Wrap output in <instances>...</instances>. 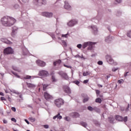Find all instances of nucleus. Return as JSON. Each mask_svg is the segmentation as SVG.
<instances>
[{"label": "nucleus", "mask_w": 131, "mask_h": 131, "mask_svg": "<svg viewBox=\"0 0 131 131\" xmlns=\"http://www.w3.org/2000/svg\"><path fill=\"white\" fill-rule=\"evenodd\" d=\"M1 22L4 26H12L14 25L16 20L12 17L5 16L1 19Z\"/></svg>", "instance_id": "nucleus-1"}, {"label": "nucleus", "mask_w": 131, "mask_h": 131, "mask_svg": "<svg viewBox=\"0 0 131 131\" xmlns=\"http://www.w3.org/2000/svg\"><path fill=\"white\" fill-rule=\"evenodd\" d=\"M54 104L58 108H60V107H61L62 105L64 104V100L61 98L57 99L54 101Z\"/></svg>", "instance_id": "nucleus-2"}, {"label": "nucleus", "mask_w": 131, "mask_h": 131, "mask_svg": "<svg viewBox=\"0 0 131 131\" xmlns=\"http://www.w3.org/2000/svg\"><path fill=\"white\" fill-rule=\"evenodd\" d=\"M115 119L118 121H124V122H126L128 119V118L127 116H125L123 118L122 116L116 115L115 116Z\"/></svg>", "instance_id": "nucleus-3"}, {"label": "nucleus", "mask_w": 131, "mask_h": 131, "mask_svg": "<svg viewBox=\"0 0 131 131\" xmlns=\"http://www.w3.org/2000/svg\"><path fill=\"white\" fill-rule=\"evenodd\" d=\"M14 53V50L11 47H8L4 50V55H10Z\"/></svg>", "instance_id": "nucleus-4"}, {"label": "nucleus", "mask_w": 131, "mask_h": 131, "mask_svg": "<svg viewBox=\"0 0 131 131\" xmlns=\"http://www.w3.org/2000/svg\"><path fill=\"white\" fill-rule=\"evenodd\" d=\"M94 45H95V43L93 42H85L82 45V48L83 49H85V48L89 46V47H90L91 49H93V46H94Z\"/></svg>", "instance_id": "nucleus-5"}, {"label": "nucleus", "mask_w": 131, "mask_h": 131, "mask_svg": "<svg viewBox=\"0 0 131 131\" xmlns=\"http://www.w3.org/2000/svg\"><path fill=\"white\" fill-rule=\"evenodd\" d=\"M58 74H59V75L62 77V78H64V79H66V80H68V79H69L68 75L66 74V73L63 71L59 72Z\"/></svg>", "instance_id": "nucleus-6"}, {"label": "nucleus", "mask_w": 131, "mask_h": 131, "mask_svg": "<svg viewBox=\"0 0 131 131\" xmlns=\"http://www.w3.org/2000/svg\"><path fill=\"white\" fill-rule=\"evenodd\" d=\"M38 74L39 76H44L45 77L49 76V72L45 70L40 71Z\"/></svg>", "instance_id": "nucleus-7"}, {"label": "nucleus", "mask_w": 131, "mask_h": 131, "mask_svg": "<svg viewBox=\"0 0 131 131\" xmlns=\"http://www.w3.org/2000/svg\"><path fill=\"white\" fill-rule=\"evenodd\" d=\"M42 16L47 18H51V17H53V13L52 12H44L42 13Z\"/></svg>", "instance_id": "nucleus-8"}, {"label": "nucleus", "mask_w": 131, "mask_h": 131, "mask_svg": "<svg viewBox=\"0 0 131 131\" xmlns=\"http://www.w3.org/2000/svg\"><path fill=\"white\" fill-rule=\"evenodd\" d=\"M36 5L38 6H41V5H45L46 4V0H34Z\"/></svg>", "instance_id": "nucleus-9"}, {"label": "nucleus", "mask_w": 131, "mask_h": 131, "mask_svg": "<svg viewBox=\"0 0 131 131\" xmlns=\"http://www.w3.org/2000/svg\"><path fill=\"white\" fill-rule=\"evenodd\" d=\"M44 97L46 100H52L53 99V96L48 92L44 93Z\"/></svg>", "instance_id": "nucleus-10"}, {"label": "nucleus", "mask_w": 131, "mask_h": 131, "mask_svg": "<svg viewBox=\"0 0 131 131\" xmlns=\"http://www.w3.org/2000/svg\"><path fill=\"white\" fill-rule=\"evenodd\" d=\"M75 24H77V20L75 19H73L71 21H70L68 23V26H70V27H72V26H74Z\"/></svg>", "instance_id": "nucleus-11"}, {"label": "nucleus", "mask_w": 131, "mask_h": 131, "mask_svg": "<svg viewBox=\"0 0 131 131\" xmlns=\"http://www.w3.org/2000/svg\"><path fill=\"white\" fill-rule=\"evenodd\" d=\"M106 59L107 62L110 63V64H113L114 63V60L111 58L110 55H107L106 56Z\"/></svg>", "instance_id": "nucleus-12"}, {"label": "nucleus", "mask_w": 131, "mask_h": 131, "mask_svg": "<svg viewBox=\"0 0 131 131\" xmlns=\"http://www.w3.org/2000/svg\"><path fill=\"white\" fill-rule=\"evenodd\" d=\"M36 62L37 65L40 66V67H45V66L46 65V62L40 60H36Z\"/></svg>", "instance_id": "nucleus-13"}, {"label": "nucleus", "mask_w": 131, "mask_h": 131, "mask_svg": "<svg viewBox=\"0 0 131 131\" xmlns=\"http://www.w3.org/2000/svg\"><path fill=\"white\" fill-rule=\"evenodd\" d=\"M63 91L66 94H71V90L68 86H64L63 87Z\"/></svg>", "instance_id": "nucleus-14"}, {"label": "nucleus", "mask_w": 131, "mask_h": 131, "mask_svg": "<svg viewBox=\"0 0 131 131\" xmlns=\"http://www.w3.org/2000/svg\"><path fill=\"white\" fill-rule=\"evenodd\" d=\"M64 8V9H66V10H69L70 8H71V6L69 5V3H68L67 1H65Z\"/></svg>", "instance_id": "nucleus-15"}, {"label": "nucleus", "mask_w": 131, "mask_h": 131, "mask_svg": "<svg viewBox=\"0 0 131 131\" xmlns=\"http://www.w3.org/2000/svg\"><path fill=\"white\" fill-rule=\"evenodd\" d=\"M1 40L4 42L5 43H7V45H12V42L10 41L9 40L7 39H5L4 38H1Z\"/></svg>", "instance_id": "nucleus-16"}, {"label": "nucleus", "mask_w": 131, "mask_h": 131, "mask_svg": "<svg viewBox=\"0 0 131 131\" xmlns=\"http://www.w3.org/2000/svg\"><path fill=\"white\" fill-rule=\"evenodd\" d=\"M71 116H72L73 117L77 118L79 117V114H78V113L77 112H74L71 114Z\"/></svg>", "instance_id": "nucleus-17"}, {"label": "nucleus", "mask_w": 131, "mask_h": 131, "mask_svg": "<svg viewBox=\"0 0 131 131\" xmlns=\"http://www.w3.org/2000/svg\"><path fill=\"white\" fill-rule=\"evenodd\" d=\"M61 60L59 59L56 61H54L53 63V65L54 66H56V65H60V64H61Z\"/></svg>", "instance_id": "nucleus-18"}, {"label": "nucleus", "mask_w": 131, "mask_h": 131, "mask_svg": "<svg viewBox=\"0 0 131 131\" xmlns=\"http://www.w3.org/2000/svg\"><path fill=\"white\" fill-rule=\"evenodd\" d=\"M56 118H57V119H62V116H60V113H58L57 115L53 117V119H56Z\"/></svg>", "instance_id": "nucleus-19"}, {"label": "nucleus", "mask_w": 131, "mask_h": 131, "mask_svg": "<svg viewBox=\"0 0 131 131\" xmlns=\"http://www.w3.org/2000/svg\"><path fill=\"white\" fill-rule=\"evenodd\" d=\"M95 102L96 103H99V104H101V103H102V99L100 98H96Z\"/></svg>", "instance_id": "nucleus-20"}, {"label": "nucleus", "mask_w": 131, "mask_h": 131, "mask_svg": "<svg viewBox=\"0 0 131 131\" xmlns=\"http://www.w3.org/2000/svg\"><path fill=\"white\" fill-rule=\"evenodd\" d=\"M42 85H43V88H42L43 91H46L47 88L49 86V85L48 84H42Z\"/></svg>", "instance_id": "nucleus-21"}, {"label": "nucleus", "mask_w": 131, "mask_h": 131, "mask_svg": "<svg viewBox=\"0 0 131 131\" xmlns=\"http://www.w3.org/2000/svg\"><path fill=\"white\" fill-rule=\"evenodd\" d=\"M81 125H82V126H83L84 127H86V126H88V124H86V123L85 122H81Z\"/></svg>", "instance_id": "nucleus-22"}, {"label": "nucleus", "mask_w": 131, "mask_h": 131, "mask_svg": "<svg viewBox=\"0 0 131 131\" xmlns=\"http://www.w3.org/2000/svg\"><path fill=\"white\" fill-rule=\"evenodd\" d=\"M13 28H15V30H13L12 32V36H14L15 35V33L16 32V30H17V28L16 27H14Z\"/></svg>", "instance_id": "nucleus-23"}, {"label": "nucleus", "mask_w": 131, "mask_h": 131, "mask_svg": "<svg viewBox=\"0 0 131 131\" xmlns=\"http://www.w3.org/2000/svg\"><path fill=\"white\" fill-rule=\"evenodd\" d=\"M29 120H30V121H31V122H34V121H35V119L32 117H31L29 118Z\"/></svg>", "instance_id": "nucleus-24"}, {"label": "nucleus", "mask_w": 131, "mask_h": 131, "mask_svg": "<svg viewBox=\"0 0 131 131\" xmlns=\"http://www.w3.org/2000/svg\"><path fill=\"white\" fill-rule=\"evenodd\" d=\"M91 28H92L93 29V30L95 31V32H97V31H98V29H97V27H96V26L91 27Z\"/></svg>", "instance_id": "nucleus-25"}, {"label": "nucleus", "mask_w": 131, "mask_h": 131, "mask_svg": "<svg viewBox=\"0 0 131 131\" xmlns=\"http://www.w3.org/2000/svg\"><path fill=\"white\" fill-rule=\"evenodd\" d=\"M61 42H62V45L63 47H67V43L65 41L62 40Z\"/></svg>", "instance_id": "nucleus-26"}, {"label": "nucleus", "mask_w": 131, "mask_h": 131, "mask_svg": "<svg viewBox=\"0 0 131 131\" xmlns=\"http://www.w3.org/2000/svg\"><path fill=\"white\" fill-rule=\"evenodd\" d=\"M12 73H13V74L14 75H15V76H16V77H18V78H20V76L18 75V74H17V73L12 72Z\"/></svg>", "instance_id": "nucleus-27"}, {"label": "nucleus", "mask_w": 131, "mask_h": 131, "mask_svg": "<svg viewBox=\"0 0 131 131\" xmlns=\"http://www.w3.org/2000/svg\"><path fill=\"white\" fill-rule=\"evenodd\" d=\"M89 99L90 98L89 97H85V98L83 99V102L84 103H85V102H88V101H89Z\"/></svg>", "instance_id": "nucleus-28"}, {"label": "nucleus", "mask_w": 131, "mask_h": 131, "mask_svg": "<svg viewBox=\"0 0 131 131\" xmlns=\"http://www.w3.org/2000/svg\"><path fill=\"white\" fill-rule=\"evenodd\" d=\"M24 78L25 79H30V78H31V76L27 75Z\"/></svg>", "instance_id": "nucleus-29"}, {"label": "nucleus", "mask_w": 131, "mask_h": 131, "mask_svg": "<svg viewBox=\"0 0 131 131\" xmlns=\"http://www.w3.org/2000/svg\"><path fill=\"white\" fill-rule=\"evenodd\" d=\"M88 109L89 110V111H93V110H95V108H93L92 106H88Z\"/></svg>", "instance_id": "nucleus-30"}, {"label": "nucleus", "mask_w": 131, "mask_h": 131, "mask_svg": "<svg viewBox=\"0 0 131 131\" xmlns=\"http://www.w3.org/2000/svg\"><path fill=\"white\" fill-rule=\"evenodd\" d=\"M64 67H66V68H69V69H71L72 68V67L70 66H67L65 64H63Z\"/></svg>", "instance_id": "nucleus-31"}, {"label": "nucleus", "mask_w": 131, "mask_h": 131, "mask_svg": "<svg viewBox=\"0 0 131 131\" xmlns=\"http://www.w3.org/2000/svg\"><path fill=\"white\" fill-rule=\"evenodd\" d=\"M96 95H97V97H98L99 95H100V92L99 90H96Z\"/></svg>", "instance_id": "nucleus-32"}, {"label": "nucleus", "mask_w": 131, "mask_h": 131, "mask_svg": "<svg viewBox=\"0 0 131 131\" xmlns=\"http://www.w3.org/2000/svg\"><path fill=\"white\" fill-rule=\"evenodd\" d=\"M52 81L53 82L57 81V80H56V78H55V76H52Z\"/></svg>", "instance_id": "nucleus-33"}, {"label": "nucleus", "mask_w": 131, "mask_h": 131, "mask_svg": "<svg viewBox=\"0 0 131 131\" xmlns=\"http://www.w3.org/2000/svg\"><path fill=\"white\" fill-rule=\"evenodd\" d=\"M83 76H87V75H89V72H84L83 73Z\"/></svg>", "instance_id": "nucleus-34"}, {"label": "nucleus", "mask_w": 131, "mask_h": 131, "mask_svg": "<svg viewBox=\"0 0 131 131\" xmlns=\"http://www.w3.org/2000/svg\"><path fill=\"white\" fill-rule=\"evenodd\" d=\"M127 36L128 37H131V31H129L127 34Z\"/></svg>", "instance_id": "nucleus-35"}, {"label": "nucleus", "mask_w": 131, "mask_h": 131, "mask_svg": "<svg viewBox=\"0 0 131 131\" xmlns=\"http://www.w3.org/2000/svg\"><path fill=\"white\" fill-rule=\"evenodd\" d=\"M98 65H103V61H98Z\"/></svg>", "instance_id": "nucleus-36"}, {"label": "nucleus", "mask_w": 131, "mask_h": 131, "mask_svg": "<svg viewBox=\"0 0 131 131\" xmlns=\"http://www.w3.org/2000/svg\"><path fill=\"white\" fill-rule=\"evenodd\" d=\"M11 110L13 111V112H16V107H11Z\"/></svg>", "instance_id": "nucleus-37"}, {"label": "nucleus", "mask_w": 131, "mask_h": 131, "mask_svg": "<svg viewBox=\"0 0 131 131\" xmlns=\"http://www.w3.org/2000/svg\"><path fill=\"white\" fill-rule=\"evenodd\" d=\"M77 48H78V49H81L82 45H81V44H79L77 46Z\"/></svg>", "instance_id": "nucleus-38"}, {"label": "nucleus", "mask_w": 131, "mask_h": 131, "mask_svg": "<svg viewBox=\"0 0 131 131\" xmlns=\"http://www.w3.org/2000/svg\"><path fill=\"white\" fill-rule=\"evenodd\" d=\"M11 121H14V122H17V120H16V119H15L14 118H11Z\"/></svg>", "instance_id": "nucleus-39"}, {"label": "nucleus", "mask_w": 131, "mask_h": 131, "mask_svg": "<svg viewBox=\"0 0 131 131\" xmlns=\"http://www.w3.org/2000/svg\"><path fill=\"white\" fill-rule=\"evenodd\" d=\"M122 82H123V80H122V79L119 80L118 81V83H122Z\"/></svg>", "instance_id": "nucleus-40"}, {"label": "nucleus", "mask_w": 131, "mask_h": 131, "mask_svg": "<svg viewBox=\"0 0 131 131\" xmlns=\"http://www.w3.org/2000/svg\"><path fill=\"white\" fill-rule=\"evenodd\" d=\"M66 120L67 121H70V118H69V117H66Z\"/></svg>", "instance_id": "nucleus-41"}, {"label": "nucleus", "mask_w": 131, "mask_h": 131, "mask_svg": "<svg viewBox=\"0 0 131 131\" xmlns=\"http://www.w3.org/2000/svg\"><path fill=\"white\" fill-rule=\"evenodd\" d=\"M12 69H13V70H15V71H18V69H17V68L15 67H13Z\"/></svg>", "instance_id": "nucleus-42"}, {"label": "nucleus", "mask_w": 131, "mask_h": 131, "mask_svg": "<svg viewBox=\"0 0 131 131\" xmlns=\"http://www.w3.org/2000/svg\"><path fill=\"white\" fill-rule=\"evenodd\" d=\"M1 101H6V98H5V97H1Z\"/></svg>", "instance_id": "nucleus-43"}, {"label": "nucleus", "mask_w": 131, "mask_h": 131, "mask_svg": "<svg viewBox=\"0 0 131 131\" xmlns=\"http://www.w3.org/2000/svg\"><path fill=\"white\" fill-rule=\"evenodd\" d=\"M67 35H68V34H62V37H67Z\"/></svg>", "instance_id": "nucleus-44"}, {"label": "nucleus", "mask_w": 131, "mask_h": 131, "mask_svg": "<svg viewBox=\"0 0 131 131\" xmlns=\"http://www.w3.org/2000/svg\"><path fill=\"white\" fill-rule=\"evenodd\" d=\"M75 83L76 84H77V85H78V84H79L80 82L79 81H75Z\"/></svg>", "instance_id": "nucleus-45"}, {"label": "nucleus", "mask_w": 131, "mask_h": 131, "mask_svg": "<svg viewBox=\"0 0 131 131\" xmlns=\"http://www.w3.org/2000/svg\"><path fill=\"white\" fill-rule=\"evenodd\" d=\"M128 108H129V104H128L127 108L125 110V111H128Z\"/></svg>", "instance_id": "nucleus-46"}, {"label": "nucleus", "mask_w": 131, "mask_h": 131, "mask_svg": "<svg viewBox=\"0 0 131 131\" xmlns=\"http://www.w3.org/2000/svg\"><path fill=\"white\" fill-rule=\"evenodd\" d=\"M83 82L84 83H88L89 82V80H84Z\"/></svg>", "instance_id": "nucleus-47"}, {"label": "nucleus", "mask_w": 131, "mask_h": 131, "mask_svg": "<svg viewBox=\"0 0 131 131\" xmlns=\"http://www.w3.org/2000/svg\"><path fill=\"white\" fill-rule=\"evenodd\" d=\"M23 3H28L29 2V0H22Z\"/></svg>", "instance_id": "nucleus-48"}, {"label": "nucleus", "mask_w": 131, "mask_h": 131, "mask_svg": "<svg viewBox=\"0 0 131 131\" xmlns=\"http://www.w3.org/2000/svg\"><path fill=\"white\" fill-rule=\"evenodd\" d=\"M116 2H117L118 4H120V3H121V0H116Z\"/></svg>", "instance_id": "nucleus-49"}, {"label": "nucleus", "mask_w": 131, "mask_h": 131, "mask_svg": "<svg viewBox=\"0 0 131 131\" xmlns=\"http://www.w3.org/2000/svg\"><path fill=\"white\" fill-rule=\"evenodd\" d=\"M25 121H26V123H27V124H30L29 121H28V120H27V119H25Z\"/></svg>", "instance_id": "nucleus-50"}, {"label": "nucleus", "mask_w": 131, "mask_h": 131, "mask_svg": "<svg viewBox=\"0 0 131 131\" xmlns=\"http://www.w3.org/2000/svg\"><path fill=\"white\" fill-rule=\"evenodd\" d=\"M117 70H118V69L114 68L112 69V71H113L114 72H115V71H116Z\"/></svg>", "instance_id": "nucleus-51"}, {"label": "nucleus", "mask_w": 131, "mask_h": 131, "mask_svg": "<svg viewBox=\"0 0 131 131\" xmlns=\"http://www.w3.org/2000/svg\"><path fill=\"white\" fill-rule=\"evenodd\" d=\"M4 123H8V121L7 120H3Z\"/></svg>", "instance_id": "nucleus-52"}, {"label": "nucleus", "mask_w": 131, "mask_h": 131, "mask_svg": "<svg viewBox=\"0 0 131 131\" xmlns=\"http://www.w3.org/2000/svg\"><path fill=\"white\" fill-rule=\"evenodd\" d=\"M44 127H45V128H48L49 127V125H44Z\"/></svg>", "instance_id": "nucleus-53"}, {"label": "nucleus", "mask_w": 131, "mask_h": 131, "mask_svg": "<svg viewBox=\"0 0 131 131\" xmlns=\"http://www.w3.org/2000/svg\"><path fill=\"white\" fill-rule=\"evenodd\" d=\"M110 39V36H108L107 37V38L105 39V41H108V39Z\"/></svg>", "instance_id": "nucleus-54"}, {"label": "nucleus", "mask_w": 131, "mask_h": 131, "mask_svg": "<svg viewBox=\"0 0 131 131\" xmlns=\"http://www.w3.org/2000/svg\"><path fill=\"white\" fill-rule=\"evenodd\" d=\"M0 96H4V93L0 92Z\"/></svg>", "instance_id": "nucleus-55"}, {"label": "nucleus", "mask_w": 131, "mask_h": 131, "mask_svg": "<svg viewBox=\"0 0 131 131\" xmlns=\"http://www.w3.org/2000/svg\"><path fill=\"white\" fill-rule=\"evenodd\" d=\"M98 86H99V88H103V85L100 84H98Z\"/></svg>", "instance_id": "nucleus-56"}, {"label": "nucleus", "mask_w": 131, "mask_h": 131, "mask_svg": "<svg viewBox=\"0 0 131 131\" xmlns=\"http://www.w3.org/2000/svg\"><path fill=\"white\" fill-rule=\"evenodd\" d=\"M98 97H100V98H103V95H101L99 94Z\"/></svg>", "instance_id": "nucleus-57"}, {"label": "nucleus", "mask_w": 131, "mask_h": 131, "mask_svg": "<svg viewBox=\"0 0 131 131\" xmlns=\"http://www.w3.org/2000/svg\"><path fill=\"white\" fill-rule=\"evenodd\" d=\"M127 73H128V72H127L124 74L125 77L127 76Z\"/></svg>", "instance_id": "nucleus-58"}, {"label": "nucleus", "mask_w": 131, "mask_h": 131, "mask_svg": "<svg viewBox=\"0 0 131 131\" xmlns=\"http://www.w3.org/2000/svg\"><path fill=\"white\" fill-rule=\"evenodd\" d=\"M106 77H107V78H110V75H107V76H106Z\"/></svg>", "instance_id": "nucleus-59"}, {"label": "nucleus", "mask_w": 131, "mask_h": 131, "mask_svg": "<svg viewBox=\"0 0 131 131\" xmlns=\"http://www.w3.org/2000/svg\"><path fill=\"white\" fill-rule=\"evenodd\" d=\"M40 88H39V91H40Z\"/></svg>", "instance_id": "nucleus-60"}, {"label": "nucleus", "mask_w": 131, "mask_h": 131, "mask_svg": "<svg viewBox=\"0 0 131 131\" xmlns=\"http://www.w3.org/2000/svg\"><path fill=\"white\" fill-rule=\"evenodd\" d=\"M113 120H114V119H113Z\"/></svg>", "instance_id": "nucleus-61"}, {"label": "nucleus", "mask_w": 131, "mask_h": 131, "mask_svg": "<svg viewBox=\"0 0 131 131\" xmlns=\"http://www.w3.org/2000/svg\"><path fill=\"white\" fill-rule=\"evenodd\" d=\"M51 131H53L52 130H51Z\"/></svg>", "instance_id": "nucleus-62"}, {"label": "nucleus", "mask_w": 131, "mask_h": 131, "mask_svg": "<svg viewBox=\"0 0 131 131\" xmlns=\"http://www.w3.org/2000/svg\"><path fill=\"white\" fill-rule=\"evenodd\" d=\"M130 131H131V129H130Z\"/></svg>", "instance_id": "nucleus-63"}]
</instances>
